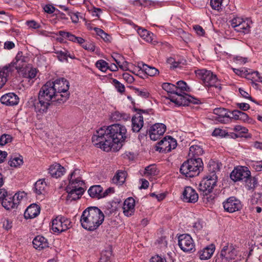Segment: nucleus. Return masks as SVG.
<instances>
[{
	"label": "nucleus",
	"mask_w": 262,
	"mask_h": 262,
	"mask_svg": "<svg viewBox=\"0 0 262 262\" xmlns=\"http://www.w3.org/2000/svg\"><path fill=\"white\" fill-rule=\"evenodd\" d=\"M122 76L123 79L129 83H132L134 81L133 76L128 73H124Z\"/></svg>",
	"instance_id": "58"
},
{
	"label": "nucleus",
	"mask_w": 262,
	"mask_h": 262,
	"mask_svg": "<svg viewBox=\"0 0 262 262\" xmlns=\"http://www.w3.org/2000/svg\"><path fill=\"white\" fill-rule=\"evenodd\" d=\"M224 210L228 212L233 213L239 210L242 208V204L239 200L234 196L229 198L224 202Z\"/></svg>",
	"instance_id": "14"
},
{
	"label": "nucleus",
	"mask_w": 262,
	"mask_h": 262,
	"mask_svg": "<svg viewBox=\"0 0 262 262\" xmlns=\"http://www.w3.org/2000/svg\"><path fill=\"white\" fill-rule=\"evenodd\" d=\"M208 171L209 173L207 176L212 177L213 175L214 176H217L216 173L219 171L220 167L219 164L214 161H211L209 163L208 166Z\"/></svg>",
	"instance_id": "36"
},
{
	"label": "nucleus",
	"mask_w": 262,
	"mask_h": 262,
	"mask_svg": "<svg viewBox=\"0 0 262 262\" xmlns=\"http://www.w3.org/2000/svg\"><path fill=\"white\" fill-rule=\"evenodd\" d=\"M12 140V137L10 135L4 134L0 138V145H4L7 143L10 142Z\"/></svg>",
	"instance_id": "51"
},
{
	"label": "nucleus",
	"mask_w": 262,
	"mask_h": 262,
	"mask_svg": "<svg viewBox=\"0 0 262 262\" xmlns=\"http://www.w3.org/2000/svg\"><path fill=\"white\" fill-rule=\"evenodd\" d=\"M223 0H211L210 5L214 10L220 11L222 9Z\"/></svg>",
	"instance_id": "45"
},
{
	"label": "nucleus",
	"mask_w": 262,
	"mask_h": 262,
	"mask_svg": "<svg viewBox=\"0 0 262 262\" xmlns=\"http://www.w3.org/2000/svg\"><path fill=\"white\" fill-rule=\"evenodd\" d=\"M2 205L7 210L16 207L18 205V202H15L10 194L7 198H5L2 201Z\"/></svg>",
	"instance_id": "25"
},
{
	"label": "nucleus",
	"mask_w": 262,
	"mask_h": 262,
	"mask_svg": "<svg viewBox=\"0 0 262 262\" xmlns=\"http://www.w3.org/2000/svg\"><path fill=\"white\" fill-rule=\"evenodd\" d=\"M230 113L231 114V119L240 120L245 122L249 118L247 114L238 110H234Z\"/></svg>",
	"instance_id": "32"
},
{
	"label": "nucleus",
	"mask_w": 262,
	"mask_h": 262,
	"mask_svg": "<svg viewBox=\"0 0 262 262\" xmlns=\"http://www.w3.org/2000/svg\"><path fill=\"white\" fill-rule=\"evenodd\" d=\"M67 96L56 93L50 81H48L40 88L38 94V99L35 97H31L28 103L34 107L36 113L43 114L47 112L49 106L53 103L62 104L65 102Z\"/></svg>",
	"instance_id": "2"
},
{
	"label": "nucleus",
	"mask_w": 262,
	"mask_h": 262,
	"mask_svg": "<svg viewBox=\"0 0 262 262\" xmlns=\"http://www.w3.org/2000/svg\"><path fill=\"white\" fill-rule=\"evenodd\" d=\"M169 144L168 136L164 137L158 142V146H156V150L162 152H168L170 151L168 150Z\"/></svg>",
	"instance_id": "26"
},
{
	"label": "nucleus",
	"mask_w": 262,
	"mask_h": 262,
	"mask_svg": "<svg viewBox=\"0 0 262 262\" xmlns=\"http://www.w3.org/2000/svg\"><path fill=\"white\" fill-rule=\"evenodd\" d=\"M46 186L47 184L45 181L39 180L37 181L34 185V191L38 195L41 194L45 192Z\"/></svg>",
	"instance_id": "33"
},
{
	"label": "nucleus",
	"mask_w": 262,
	"mask_h": 262,
	"mask_svg": "<svg viewBox=\"0 0 262 262\" xmlns=\"http://www.w3.org/2000/svg\"><path fill=\"white\" fill-rule=\"evenodd\" d=\"M96 66L102 72H106L108 69V63L103 60H99L96 63Z\"/></svg>",
	"instance_id": "44"
},
{
	"label": "nucleus",
	"mask_w": 262,
	"mask_h": 262,
	"mask_svg": "<svg viewBox=\"0 0 262 262\" xmlns=\"http://www.w3.org/2000/svg\"><path fill=\"white\" fill-rule=\"evenodd\" d=\"M27 59V57L23 56L22 52H18L15 59L10 64L5 67H7L9 71L11 70L10 73L12 74L14 70H21L25 65Z\"/></svg>",
	"instance_id": "13"
},
{
	"label": "nucleus",
	"mask_w": 262,
	"mask_h": 262,
	"mask_svg": "<svg viewBox=\"0 0 262 262\" xmlns=\"http://www.w3.org/2000/svg\"><path fill=\"white\" fill-rule=\"evenodd\" d=\"M178 245L184 252H194L195 245L191 236L188 234H183L178 237Z\"/></svg>",
	"instance_id": "11"
},
{
	"label": "nucleus",
	"mask_w": 262,
	"mask_h": 262,
	"mask_svg": "<svg viewBox=\"0 0 262 262\" xmlns=\"http://www.w3.org/2000/svg\"><path fill=\"white\" fill-rule=\"evenodd\" d=\"M1 101L7 105H15L19 102L18 97L13 93H9L2 96Z\"/></svg>",
	"instance_id": "20"
},
{
	"label": "nucleus",
	"mask_w": 262,
	"mask_h": 262,
	"mask_svg": "<svg viewBox=\"0 0 262 262\" xmlns=\"http://www.w3.org/2000/svg\"><path fill=\"white\" fill-rule=\"evenodd\" d=\"M203 153V149L200 146L197 145H193L189 148V157H195V156H199Z\"/></svg>",
	"instance_id": "39"
},
{
	"label": "nucleus",
	"mask_w": 262,
	"mask_h": 262,
	"mask_svg": "<svg viewBox=\"0 0 262 262\" xmlns=\"http://www.w3.org/2000/svg\"><path fill=\"white\" fill-rule=\"evenodd\" d=\"M104 215L96 207H89L82 212L80 219L82 227L89 231H94L103 223Z\"/></svg>",
	"instance_id": "3"
},
{
	"label": "nucleus",
	"mask_w": 262,
	"mask_h": 262,
	"mask_svg": "<svg viewBox=\"0 0 262 262\" xmlns=\"http://www.w3.org/2000/svg\"><path fill=\"white\" fill-rule=\"evenodd\" d=\"M198 194L192 187H186L183 192V200L188 203H194L198 200Z\"/></svg>",
	"instance_id": "18"
},
{
	"label": "nucleus",
	"mask_w": 262,
	"mask_h": 262,
	"mask_svg": "<svg viewBox=\"0 0 262 262\" xmlns=\"http://www.w3.org/2000/svg\"><path fill=\"white\" fill-rule=\"evenodd\" d=\"M156 173V168L154 165H149L145 168V173L149 175H155Z\"/></svg>",
	"instance_id": "56"
},
{
	"label": "nucleus",
	"mask_w": 262,
	"mask_h": 262,
	"mask_svg": "<svg viewBox=\"0 0 262 262\" xmlns=\"http://www.w3.org/2000/svg\"><path fill=\"white\" fill-rule=\"evenodd\" d=\"M217 179V176L213 175L212 177H210V176H206L199 184L200 190L204 192L206 195L208 193L211 192L216 185Z\"/></svg>",
	"instance_id": "12"
},
{
	"label": "nucleus",
	"mask_w": 262,
	"mask_h": 262,
	"mask_svg": "<svg viewBox=\"0 0 262 262\" xmlns=\"http://www.w3.org/2000/svg\"><path fill=\"white\" fill-rule=\"evenodd\" d=\"M260 195L259 193H254L250 200V203L253 206L261 203Z\"/></svg>",
	"instance_id": "52"
},
{
	"label": "nucleus",
	"mask_w": 262,
	"mask_h": 262,
	"mask_svg": "<svg viewBox=\"0 0 262 262\" xmlns=\"http://www.w3.org/2000/svg\"><path fill=\"white\" fill-rule=\"evenodd\" d=\"M59 35L66 39H68L70 41H73L74 42H76V39L77 37L70 32H65L64 31H60L59 32Z\"/></svg>",
	"instance_id": "43"
},
{
	"label": "nucleus",
	"mask_w": 262,
	"mask_h": 262,
	"mask_svg": "<svg viewBox=\"0 0 262 262\" xmlns=\"http://www.w3.org/2000/svg\"><path fill=\"white\" fill-rule=\"evenodd\" d=\"M193 29L199 35L202 36L205 34L204 30L200 26L195 25L193 27Z\"/></svg>",
	"instance_id": "62"
},
{
	"label": "nucleus",
	"mask_w": 262,
	"mask_h": 262,
	"mask_svg": "<svg viewBox=\"0 0 262 262\" xmlns=\"http://www.w3.org/2000/svg\"><path fill=\"white\" fill-rule=\"evenodd\" d=\"M129 116L125 114H121L119 112H115L111 115V118L113 121H121L122 120H126L129 119Z\"/></svg>",
	"instance_id": "38"
},
{
	"label": "nucleus",
	"mask_w": 262,
	"mask_h": 262,
	"mask_svg": "<svg viewBox=\"0 0 262 262\" xmlns=\"http://www.w3.org/2000/svg\"><path fill=\"white\" fill-rule=\"evenodd\" d=\"M140 70L139 72H144L145 74L150 76H154L159 73V71L155 68L150 67L146 64H142L141 66H139Z\"/></svg>",
	"instance_id": "28"
},
{
	"label": "nucleus",
	"mask_w": 262,
	"mask_h": 262,
	"mask_svg": "<svg viewBox=\"0 0 262 262\" xmlns=\"http://www.w3.org/2000/svg\"><path fill=\"white\" fill-rule=\"evenodd\" d=\"M10 71L11 70L9 71V70H7V68L5 67L0 70V89L6 83L8 78L12 75Z\"/></svg>",
	"instance_id": "31"
},
{
	"label": "nucleus",
	"mask_w": 262,
	"mask_h": 262,
	"mask_svg": "<svg viewBox=\"0 0 262 262\" xmlns=\"http://www.w3.org/2000/svg\"><path fill=\"white\" fill-rule=\"evenodd\" d=\"M203 169V163L200 158H191L184 162L180 167V172L186 177L198 176Z\"/></svg>",
	"instance_id": "6"
},
{
	"label": "nucleus",
	"mask_w": 262,
	"mask_h": 262,
	"mask_svg": "<svg viewBox=\"0 0 262 262\" xmlns=\"http://www.w3.org/2000/svg\"><path fill=\"white\" fill-rule=\"evenodd\" d=\"M135 201L132 198L126 199L123 204V213L127 216H132L135 212Z\"/></svg>",
	"instance_id": "19"
},
{
	"label": "nucleus",
	"mask_w": 262,
	"mask_h": 262,
	"mask_svg": "<svg viewBox=\"0 0 262 262\" xmlns=\"http://www.w3.org/2000/svg\"><path fill=\"white\" fill-rule=\"evenodd\" d=\"M137 114L132 118V130L133 132L138 133L143 126L144 117L148 115V111L135 108Z\"/></svg>",
	"instance_id": "10"
},
{
	"label": "nucleus",
	"mask_w": 262,
	"mask_h": 262,
	"mask_svg": "<svg viewBox=\"0 0 262 262\" xmlns=\"http://www.w3.org/2000/svg\"><path fill=\"white\" fill-rule=\"evenodd\" d=\"M231 112L222 107L216 108L213 110V114L216 116L213 117L215 120L223 123H227L231 120Z\"/></svg>",
	"instance_id": "15"
},
{
	"label": "nucleus",
	"mask_w": 262,
	"mask_h": 262,
	"mask_svg": "<svg viewBox=\"0 0 262 262\" xmlns=\"http://www.w3.org/2000/svg\"><path fill=\"white\" fill-rule=\"evenodd\" d=\"M162 87L163 90L168 93L176 94L177 96H172L169 97L170 100L178 105H188L189 103L198 104L200 100L193 97L184 93L185 95L177 92L176 85L170 83H164Z\"/></svg>",
	"instance_id": "4"
},
{
	"label": "nucleus",
	"mask_w": 262,
	"mask_h": 262,
	"mask_svg": "<svg viewBox=\"0 0 262 262\" xmlns=\"http://www.w3.org/2000/svg\"><path fill=\"white\" fill-rule=\"evenodd\" d=\"M250 171L247 169V168H244L241 167L239 168L234 169L230 174L231 179L234 182L243 180L244 181L250 176Z\"/></svg>",
	"instance_id": "17"
},
{
	"label": "nucleus",
	"mask_w": 262,
	"mask_h": 262,
	"mask_svg": "<svg viewBox=\"0 0 262 262\" xmlns=\"http://www.w3.org/2000/svg\"><path fill=\"white\" fill-rule=\"evenodd\" d=\"M49 173L52 177L58 178L64 174L65 168L60 164L56 163L50 166Z\"/></svg>",
	"instance_id": "21"
},
{
	"label": "nucleus",
	"mask_w": 262,
	"mask_h": 262,
	"mask_svg": "<svg viewBox=\"0 0 262 262\" xmlns=\"http://www.w3.org/2000/svg\"><path fill=\"white\" fill-rule=\"evenodd\" d=\"M227 135H228V132L220 128H215L212 133L213 136H220L222 137H226Z\"/></svg>",
	"instance_id": "50"
},
{
	"label": "nucleus",
	"mask_w": 262,
	"mask_h": 262,
	"mask_svg": "<svg viewBox=\"0 0 262 262\" xmlns=\"http://www.w3.org/2000/svg\"><path fill=\"white\" fill-rule=\"evenodd\" d=\"M196 76L201 79L205 86L214 88L216 92L219 93L222 89L221 84L219 83L216 75L206 69H199L195 71Z\"/></svg>",
	"instance_id": "7"
},
{
	"label": "nucleus",
	"mask_w": 262,
	"mask_h": 262,
	"mask_svg": "<svg viewBox=\"0 0 262 262\" xmlns=\"http://www.w3.org/2000/svg\"><path fill=\"white\" fill-rule=\"evenodd\" d=\"M243 20H244L243 18L239 17H234L230 21L231 22V26H232V27L234 28V30H235V28H237V27L242 22H243Z\"/></svg>",
	"instance_id": "54"
},
{
	"label": "nucleus",
	"mask_w": 262,
	"mask_h": 262,
	"mask_svg": "<svg viewBox=\"0 0 262 262\" xmlns=\"http://www.w3.org/2000/svg\"><path fill=\"white\" fill-rule=\"evenodd\" d=\"M214 252V248L206 247L199 252L201 259L206 260L210 258Z\"/></svg>",
	"instance_id": "35"
},
{
	"label": "nucleus",
	"mask_w": 262,
	"mask_h": 262,
	"mask_svg": "<svg viewBox=\"0 0 262 262\" xmlns=\"http://www.w3.org/2000/svg\"><path fill=\"white\" fill-rule=\"evenodd\" d=\"M59 218H60L61 221V227L63 228V232L72 227L71 222L69 219L61 215L59 216Z\"/></svg>",
	"instance_id": "42"
},
{
	"label": "nucleus",
	"mask_w": 262,
	"mask_h": 262,
	"mask_svg": "<svg viewBox=\"0 0 262 262\" xmlns=\"http://www.w3.org/2000/svg\"><path fill=\"white\" fill-rule=\"evenodd\" d=\"M245 182H246V185L248 187L249 190L253 189L255 187L257 184V180L256 178L251 177L250 174V176L246 178Z\"/></svg>",
	"instance_id": "41"
},
{
	"label": "nucleus",
	"mask_w": 262,
	"mask_h": 262,
	"mask_svg": "<svg viewBox=\"0 0 262 262\" xmlns=\"http://www.w3.org/2000/svg\"><path fill=\"white\" fill-rule=\"evenodd\" d=\"M103 188L100 185H94L88 190V193L91 197L96 199L102 198Z\"/></svg>",
	"instance_id": "24"
},
{
	"label": "nucleus",
	"mask_w": 262,
	"mask_h": 262,
	"mask_svg": "<svg viewBox=\"0 0 262 262\" xmlns=\"http://www.w3.org/2000/svg\"><path fill=\"white\" fill-rule=\"evenodd\" d=\"M134 90H135V93L138 96H140L142 97L145 98L149 97V93L146 90H144V89L140 90L137 88H135Z\"/></svg>",
	"instance_id": "53"
},
{
	"label": "nucleus",
	"mask_w": 262,
	"mask_h": 262,
	"mask_svg": "<svg viewBox=\"0 0 262 262\" xmlns=\"http://www.w3.org/2000/svg\"><path fill=\"white\" fill-rule=\"evenodd\" d=\"M251 21L246 19L243 20L237 27L235 28V30L238 32H241L244 34L248 33L250 32V24Z\"/></svg>",
	"instance_id": "27"
},
{
	"label": "nucleus",
	"mask_w": 262,
	"mask_h": 262,
	"mask_svg": "<svg viewBox=\"0 0 262 262\" xmlns=\"http://www.w3.org/2000/svg\"><path fill=\"white\" fill-rule=\"evenodd\" d=\"M253 168L256 171L262 170V161H257L253 163L252 164Z\"/></svg>",
	"instance_id": "64"
},
{
	"label": "nucleus",
	"mask_w": 262,
	"mask_h": 262,
	"mask_svg": "<svg viewBox=\"0 0 262 262\" xmlns=\"http://www.w3.org/2000/svg\"><path fill=\"white\" fill-rule=\"evenodd\" d=\"M138 33L146 42L155 44L156 41H153V34L149 33L147 30L139 29Z\"/></svg>",
	"instance_id": "30"
},
{
	"label": "nucleus",
	"mask_w": 262,
	"mask_h": 262,
	"mask_svg": "<svg viewBox=\"0 0 262 262\" xmlns=\"http://www.w3.org/2000/svg\"><path fill=\"white\" fill-rule=\"evenodd\" d=\"M177 92H178L179 93L185 95L184 92L189 91V88L187 86L186 83L184 81H179L177 82Z\"/></svg>",
	"instance_id": "40"
},
{
	"label": "nucleus",
	"mask_w": 262,
	"mask_h": 262,
	"mask_svg": "<svg viewBox=\"0 0 262 262\" xmlns=\"http://www.w3.org/2000/svg\"><path fill=\"white\" fill-rule=\"evenodd\" d=\"M231 130L235 132L236 133H239L241 135V137L243 136V134H246L248 133V129L241 125H235L233 128H231Z\"/></svg>",
	"instance_id": "46"
},
{
	"label": "nucleus",
	"mask_w": 262,
	"mask_h": 262,
	"mask_svg": "<svg viewBox=\"0 0 262 262\" xmlns=\"http://www.w3.org/2000/svg\"><path fill=\"white\" fill-rule=\"evenodd\" d=\"M55 53L57 54V57L60 61L67 60L68 51H57Z\"/></svg>",
	"instance_id": "49"
},
{
	"label": "nucleus",
	"mask_w": 262,
	"mask_h": 262,
	"mask_svg": "<svg viewBox=\"0 0 262 262\" xmlns=\"http://www.w3.org/2000/svg\"><path fill=\"white\" fill-rule=\"evenodd\" d=\"M40 213V207L36 204L30 205L25 210L24 216L26 219H33Z\"/></svg>",
	"instance_id": "22"
},
{
	"label": "nucleus",
	"mask_w": 262,
	"mask_h": 262,
	"mask_svg": "<svg viewBox=\"0 0 262 262\" xmlns=\"http://www.w3.org/2000/svg\"><path fill=\"white\" fill-rule=\"evenodd\" d=\"M113 83L118 92L122 93L124 92V85L121 83L118 80L115 79H113Z\"/></svg>",
	"instance_id": "47"
},
{
	"label": "nucleus",
	"mask_w": 262,
	"mask_h": 262,
	"mask_svg": "<svg viewBox=\"0 0 262 262\" xmlns=\"http://www.w3.org/2000/svg\"><path fill=\"white\" fill-rule=\"evenodd\" d=\"M168 138L169 144L168 150L171 151L172 149H174L177 147V141L171 137L168 136Z\"/></svg>",
	"instance_id": "55"
},
{
	"label": "nucleus",
	"mask_w": 262,
	"mask_h": 262,
	"mask_svg": "<svg viewBox=\"0 0 262 262\" xmlns=\"http://www.w3.org/2000/svg\"><path fill=\"white\" fill-rule=\"evenodd\" d=\"M127 173L125 171H118L112 179L114 183L117 185H122L125 181Z\"/></svg>",
	"instance_id": "29"
},
{
	"label": "nucleus",
	"mask_w": 262,
	"mask_h": 262,
	"mask_svg": "<svg viewBox=\"0 0 262 262\" xmlns=\"http://www.w3.org/2000/svg\"><path fill=\"white\" fill-rule=\"evenodd\" d=\"M238 251L232 245L224 246L220 253L217 255L215 262H229L235 260L237 258Z\"/></svg>",
	"instance_id": "8"
},
{
	"label": "nucleus",
	"mask_w": 262,
	"mask_h": 262,
	"mask_svg": "<svg viewBox=\"0 0 262 262\" xmlns=\"http://www.w3.org/2000/svg\"><path fill=\"white\" fill-rule=\"evenodd\" d=\"M167 62L171 65L170 68L175 69L182 68L183 65L186 64V60L183 59L176 61L175 59L170 57L167 59Z\"/></svg>",
	"instance_id": "34"
},
{
	"label": "nucleus",
	"mask_w": 262,
	"mask_h": 262,
	"mask_svg": "<svg viewBox=\"0 0 262 262\" xmlns=\"http://www.w3.org/2000/svg\"><path fill=\"white\" fill-rule=\"evenodd\" d=\"M43 9L46 13L52 14L55 11V8L51 5H47L43 7Z\"/></svg>",
	"instance_id": "63"
},
{
	"label": "nucleus",
	"mask_w": 262,
	"mask_h": 262,
	"mask_svg": "<svg viewBox=\"0 0 262 262\" xmlns=\"http://www.w3.org/2000/svg\"><path fill=\"white\" fill-rule=\"evenodd\" d=\"M150 262H167V261L165 258L156 255L150 258Z\"/></svg>",
	"instance_id": "60"
},
{
	"label": "nucleus",
	"mask_w": 262,
	"mask_h": 262,
	"mask_svg": "<svg viewBox=\"0 0 262 262\" xmlns=\"http://www.w3.org/2000/svg\"><path fill=\"white\" fill-rule=\"evenodd\" d=\"M25 194L24 192L16 193L13 197V200L15 202H18V204L23 198L25 196Z\"/></svg>",
	"instance_id": "59"
},
{
	"label": "nucleus",
	"mask_w": 262,
	"mask_h": 262,
	"mask_svg": "<svg viewBox=\"0 0 262 262\" xmlns=\"http://www.w3.org/2000/svg\"><path fill=\"white\" fill-rule=\"evenodd\" d=\"M126 127L120 124L103 127L96 131L92 138L94 145L105 151H117L122 147L126 136Z\"/></svg>",
	"instance_id": "1"
},
{
	"label": "nucleus",
	"mask_w": 262,
	"mask_h": 262,
	"mask_svg": "<svg viewBox=\"0 0 262 262\" xmlns=\"http://www.w3.org/2000/svg\"><path fill=\"white\" fill-rule=\"evenodd\" d=\"M50 83L55 90V92L61 96H66V101L69 99L70 93L68 90L69 89V82L64 78H60L56 79L54 81L51 82Z\"/></svg>",
	"instance_id": "9"
},
{
	"label": "nucleus",
	"mask_w": 262,
	"mask_h": 262,
	"mask_svg": "<svg viewBox=\"0 0 262 262\" xmlns=\"http://www.w3.org/2000/svg\"><path fill=\"white\" fill-rule=\"evenodd\" d=\"M74 174V171L70 174L69 183L66 188L68 193L67 201L72 202L80 199L84 191L82 187L84 184L83 181L80 178L73 179Z\"/></svg>",
	"instance_id": "5"
},
{
	"label": "nucleus",
	"mask_w": 262,
	"mask_h": 262,
	"mask_svg": "<svg viewBox=\"0 0 262 262\" xmlns=\"http://www.w3.org/2000/svg\"><path fill=\"white\" fill-rule=\"evenodd\" d=\"M23 161L22 159L18 157H15L12 160L9 161L8 164L11 167H17L23 164Z\"/></svg>",
	"instance_id": "48"
},
{
	"label": "nucleus",
	"mask_w": 262,
	"mask_h": 262,
	"mask_svg": "<svg viewBox=\"0 0 262 262\" xmlns=\"http://www.w3.org/2000/svg\"><path fill=\"white\" fill-rule=\"evenodd\" d=\"M36 69L35 68H31L28 71V73L26 74V77L29 78V79H33L36 77Z\"/></svg>",
	"instance_id": "57"
},
{
	"label": "nucleus",
	"mask_w": 262,
	"mask_h": 262,
	"mask_svg": "<svg viewBox=\"0 0 262 262\" xmlns=\"http://www.w3.org/2000/svg\"><path fill=\"white\" fill-rule=\"evenodd\" d=\"M82 47L86 50L94 51L95 50V46L91 43H86L82 45Z\"/></svg>",
	"instance_id": "61"
},
{
	"label": "nucleus",
	"mask_w": 262,
	"mask_h": 262,
	"mask_svg": "<svg viewBox=\"0 0 262 262\" xmlns=\"http://www.w3.org/2000/svg\"><path fill=\"white\" fill-rule=\"evenodd\" d=\"M166 130V126L162 123H156L150 127L149 134L151 140L156 141Z\"/></svg>",
	"instance_id": "16"
},
{
	"label": "nucleus",
	"mask_w": 262,
	"mask_h": 262,
	"mask_svg": "<svg viewBox=\"0 0 262 262\" xmlns=\"http://www.w3.org/2000/svg\"><path fill=\"white\" fill-rule=\"evenodd\" d=\"M34 247L39 250L49 247L48 240L42 236L38 235L33 241Z\"/></svg>",
	"instance_id": "23"
},
{
	"label": "nucleus",
	"mask_w": 262,
	"mask_h": 262,
	"mask_svg": "<svg viewBox=\"0 0 262 262\" xmlns=\"http://www.w3.org/2000/svg\"><path fill=\"white\" fill-rule=\"evenodd\" d=\"M59 216L60 215L57 216L52 220V229L55 232L60 233L63 232V228L61 227V221Z\"/></svg>",
	"instance_id": "37"
}]
</instances>
